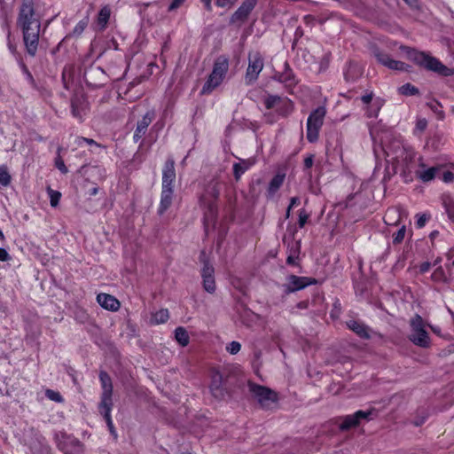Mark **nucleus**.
<instances>
[{
  "label": "nucleus",
  "instance_id": "8",
  "mask_svg": "<svg viewBox=\"0 0 454 454\" xmlns=\"http://www.w3.org/2000/svg\"><path fill=\"white\" fill-rule=\"evenodd\" d=\"M264 62L262 54L258 51L250 52L248 55V67L246 72L245 80L247 84L254 82L262 70Z\"/></svg>",
  "mask_w": 454,
  "mask_h": 454
},
{
  "label": "nucleus",
  "instance_id": "24",
  "mask_svg": "<svg viewBox=\"0 0 454 454\" xmlns=\"http://www.w3.org/2000/svg\"><path fill=\"white\" fill-rule=\"evenodd\" d=\"M255 163L254 159L240 160L233 165V171L236 179H239L246 171L252 168Z\"/></svg>",
  "mask_w": 454,
  "mask_h": 454
},
{
  "label": "nucleus",
  "instance_id": "23",
  "mask_svg": "<svg viewBox=\"0 0 454 454\" xmlns=\"http://www.w3.org/2000/svg\"><path fill=\"white\" fill-rule=\"evenodd\" d=\"M212 395L216 398H223L224 391L223 388V377L220 373L215 372L212 375V381L210 385Z\"/></svg>",
  "mask_w": 454,
  "mask_h": 454
},
{
  "label": "nucleus",
  "instance_id": "27",
  "mask_svg": "<svg viewBox=\"0 0 454 454\" xmlns=\"http://www.w3.org/2000/svg\"><path fill=\"white\" fill-rule=\"evenodd\" d=\"M175 340L182 347H186L190 342V336L184 327L178 326L175 330Z\"/></svg>",
  "mask_w": 454,
  "mask_h": 454
},
{
  "label": "nucleus",
  "instance_id": "13",
  "mask_svg": "<svg viewBox=\"0 0 454 454\" xmlns=\"http://www.w3.org/2000/svg\"><path fill=\"white\" fill-rule=\"evenodd\" d=\"M316 282L317 281L315 279L309 278L290 275L287 277V283L284 286V287L286 293H294L295 291L303 289L309 285L316 284Z\"/></svg>",
  "mask_w": 454,
  "mask_h": 454
},
{
  "label": "nucleus",
  "instance_id": "22",
  "mask_svg": "<svg viewBox=\"0 0 454 454\" xmlns=\"http://www.w3.org/2000/svg\"><path fill=\"white\" fill-rule=\"evenodd\" d=\"M173 188H162L160 194V201L158 208L160 215H162L172 204L173 200Z\"/></svg>",
  "mask_w": 454,
  "mask_h": 454
},
{
  "label": "nucleus",
  "instance_id": "47",
  "mask_svg": "<svg viewBox=\"0 0 454 454\" xmlns=\"http://www.w3.org/2000/svg\"><path fill=\"white\" fill-rule=\"evenodd\" d=\"M453 179H454V175L450 171H446L443 173L442 180L445 183H450V182L453 181Z\"/></svg>",
  "mask_w": 454,
  "mask_h": 454
},
{
  "label": "nucleus",
  "instance_id": "53",
  "mask_svg": "<svg viewBox=\"0 0 454 454\" xmlns=\"http://www.w3.org/2000/svg\"><path fill=\"white\" fill-rule=\"evenodd\" d=\"M295 259H296L295 255L291 254L288 255L286 262L288 264H294Z\"/></svg>",
  "mask_w": 454,
  "mask_h": 454
},
{
  "label": "nucleus",
  "instance_id": "18",
  "mask_svg": "<svg viewBox=\"0 0 454 454\" xmlns=\"http://www.w3.org/2000/svg\"><path fill=\"white\" fill-rule=\"evenodd\" d=\"M175 180V163L172 160H168L166 161L162 172V188H173Z\"/></svg>",
  "mask_w": 454,
  "mask_h": 454
},
{
  "label": "nucleus",
  "instance_id": "50",
  "mask_svg": "<svg viewBox=\"0 0 454 454\" xmlns=\"http://www.w3.org/2000/svg\"><path fill=\"white\" fill-rule=\"evenodd\" d=\"M72 113L74 117L79 118V119L82 118L80 112L76 108L74 100H72Z\"/></svg>",
  "mask_w": 454,
  "mask_h": 454
},
{
  "label": "nucleus",
  "instance_id": "21",
  "mask_svg": "<svg viewBox=\"0 0 454 454\" xmlns=\"http://www.w3.org/2000/svg\"><path fill=\"white\" fill-rule=\"evenodd\" d=\"M380 63L393 70H405L406 65L401 61L390 59L387 55L376 51L374 53Z\"/></svg>",
  "mask_w": 454,
  "mask_h": 454
},
{
  "label": "nucleus",
  "instance_id": "7",
  "mask_svg": "<svg viewBox=\"0 0 454 454\" xmlns=\"http://www.w3.org/2000/svg\"><path fill=\"white\" fill-rule=\"evenodd\" d=\"M325 114V108L319 106L309 114L307 121V138L309 142L317 140Z\"/></svg>",
  "mask_w": 454,
  "mask_h": 454
},
{
  "label": "nucleus",
  "instance_id": "42",
  "mask_svg": "<svg viewBox=\"0 0 454 454\" xmlns=\"http://www.w3.org/2000/svg\"><path fill=\"white\" fill-rule=\"evenodd\" d=\"M308 219H309V215L307 214V212L304 209L300 210V212H299V226L301 228H302L306 224Z\"/></svg>",
  "mask_w": 454,
  "mask_h": 454
},
{
  "label": "nucleus",
  "instance_id": "51",
  "mask_svg": "<svg viewBox=\"0 0 454 454\" xmlns=\"http://www.w3.org/2000/svg\"><path fill=\"white\" fill-rule=\"evenodd\" d=\"M313 156H309L307 157L305 160H304V166L307 168H309L312 167L313 165Z\"/></svg>",
  "mask_w": 454,
  "mask_h": 454
},
{
  "label": "nucleus",
  "instance_id": "3",
  "mask_svg": "<svg viewBox=\"0 0 454 454\" xmlns=\"http://www.w3.org/2000/svg\"><path fill=\"white\" fill-rule=\"evenodd\" d=\"M229 60L223 56L218 57L213 65L211 73L205 82L202 89V94H210L218 88L226 79L229 72Z\"/></svg>",
  "mask_w": 454,
  "mask_h": 454
},
{
  "label": "nucleus",
  "instance_id": "35",
  "mask_svg": "<svg viewBox=\"0 0 454 454\" xmlns=\"http://www.w3.org/2000/svg\"><path fill=\"white\" fill-rule=\"evenodd\" d=\"M88 22H89L88 18H85V19L80 20L74 27V28L73 30V34L75 35H80L84 31L86 27L88 26Z\"/></svg>",
  "mask_w": 454,
  "mask_h": 454
},
{
  "label": "nucleus",
  "instance_id": "34",
  "mask_svg": "<svg viewBox=\"0 0 454 454\" xmlns=\"http://www.w3.org/2000/svg\"><path fill=\"white\" fill-rule=\"evenodd\" d=\"M11 182V176L5 167H0V184L6 186Z\"/></svg>",
  "mask_w": 454,
  "mask_h": 454
},
{
  "label": "nucleus",
  "instance_id": "25",
  "mask_svg": "<svg viewBox=\"0 0 454 454\" xmlns=\"http://www.w3.org/2000/svg\"><path fill=\"white\" fill-rule=\"evenodd\" d=\"M347 325L358 336L365 339H368L370 337L369 330L364 324L356 320H350L347 323Z\"/></svg>",
  "mask_w": 454,
  "mask_h": 454
},
{
  "label": "nucleus",
  "instance_id": "57",
  "mask_svg": "<svg viewBox=\"0 0 454 454\" xmlns=\"http://www.w3.org/2000/svg\"><path fill=\"white\" fill-rule=\"evenodd\" d=\"M98 189L97 187H94L90 191V195L94 196L98 193Z\"/></svg>",
  "mask_w": 454,
  "mask_h": 454
},
{
  "label": "nucleus",
  "instance_id": "49",
  "mask_svg": "<svg viewBox=\"0 0 454 454\" xmlns=\"http://www.w3.org/2000/svg\"><path fill=\"white\" fill-rule=\"evenodd\" d=\"M430 267H431V264L427 262H425L419 265V271L421 273H425L429 270Z\"/></svg>",
  "mask_w": 454,
  "mask_h": 454
},
{
  "label": "nucleus",
  "instance_id": "58",
  "mask_svg": "<svg viewBox=\"0 0 454 454\" xmlns=\"http://www.w3.org/2000/svg\"><path fill=\"white\" fill-rule=\"evenodd\" d=\"M291 209H292V207H290L288 206L287 210H286V218H289V217H290V212H291Z\"/></svg>",
  "mask_w": 454,
  "mask_h": 454
},
{
  "label": "nucleus",
  "instance_id": "28",
  "mask_svg": "<svg viewBox=\"0 0 454 454\" xmlns=\"http://www.w3.org/2000/svg\"><path fill=\"white\" fill-rule=\"evenodd\" d=\"M111 15V9L109 6H104L99 11L98 20H97V25L98 26L100 30H103L106 28L107 22L109 20Z\"/></svg>",
  "mask_w": 454,
  "mask_h": 454
},
{
  "label": "nucleus",
  "instance_id": "54",
  "mask_svg": "<svg viewBox=\"0 0 454 454\" xmlns=\"http://www.w3.org/2000/svg\"><path fill=\"white\" fill-rule=\"evenodd\" d=\"M449 215L450 218L454 219V203L450 205V207L448 208Z\"/></svg>",
  "mask_w": 454,
  "mask_h": 454
},
{
  "label": "nucleus",
  "instance_id": "62",
  "mask_svg": "<svg viewBox=\"0 0 454 454\" xmlns=\"http://www.w3.org/2000/svg\"><path fill=\"white\" fill-rule=\"evenodd\" d=\"M431 328H432V330H433L434 333H439V331H438V329H437V328H435V327H431Z\"/></svg>",
  "mask_w": 454,
  "mask_h": 454
},
{
  "label": "nucleus",
  "instance_id": "30",
  "mask_svg": "<svg viewBox=\"0 0 454 454\" xmlns=\"http://www.w3.org/2000/svg\"><path fill=\"white\" fill-rule=\"evenodd\" d=\"M399 92L404 96H413L419 94V90L411 83H406L398 89Z\"/></svg>",
  "mask_w": 454,
  "mask_h": 454
},
{
  "label": "nucleus",
  "instance_id": "60",
  "mask_svg": "<svg viewBox=\"0 0 454 454\" xmlns=\"http://www.w3.org/2000/svg\"><path fill=\"white\" fill-rule=\"evenodd\" d=\"M287 78H289V74H286V77H284V76L281 77V82H288Z\"/></svg>",
  "mask_w": 454,
  "mask_h": 454
},
{
  "label": "nucleus",
  "instance_id": "5",
  "mask_svg": "<svg viewBox=\"0 0 454 454\" xmlns=\"http://www.w3.org/2000/svg\"><path fill=\"white\" fill-rule=\"evenodd\" d=\"M99 379L102 384L103 393L102 399L100 403V412L104 415L107 425L113 432V421L111 419L110 411L112 408V383L109 375L101 372L99 374Z\"/></svg>",
  "mask_w": 454,
  "mask_h": 454
},
{
  "label": "nucleus",
  "instance_id": "19",
  "mask_svg": "<svg viewBox=\"0 0 454 454\" xmlns=\"http://www.w3.org/2000/svg\"><path fill=\"white\" fill-rule=\"evenodd\" d=\"M440 171L439 167L426 168L423 162L419 163V168L415 171L417 177L424 183L432 181L438 172Z\"/></svg>",
  "mask_w": 454,
  "mask_h": 454
},
{
  "label": "nucleus",
  "instance_id": "41",
  "mask_svg": "<svg viewBox=\"0 0 454 454\" xmlns=\"http://www.w3.org/2000/svg\"><path fill=\"white\" fill-rule=\"evenodd\" d=\"M432 278L435 281H444L445 275L442 267H438L432 275Z\"/></svg>",
  "mask_w": 454,
  "mask_h": 454
},
{
  "label": "nucleus",
  "instance_id": "38",
  "mask_svg": "<svg viewBox=\"0 0 454 454\" xmlns=\"http://www.w3.org/2000/svg\"><path fill=\"white\" fill-rule=\"evenodd\" d=\"M406 229L405 226H402L394 235L393 240L394 243L399 244L401 243L405 236Z\"/></svg>",
  "mask_w": 454,
  "mask_h": 454
},
{
  "label": "nucleus",
  "instance_id": "31",
  "mask_svg": "<svg viewBox=\"0 0 454 454\" xmlns=\"http://www.w3.org/2000/svg\"><path fill=\"white\" fill-rule=\"evenodd\" d=\"M47 193L50 198L51 206L56 207L59 205V200L61 198V193L58 191L52 190L50 187L47 189Z\"/></svg>",
  "mask_w": 454,
  "mask_h": 454
},
{
  "label": "nucleus",
  "instance_id": "9",
  "mask_svg": "<svg viewBox=\"0 0 454 454\" xmlns=\"http://www.w3.org/2000/svg\"><path fill=\"white\" fill-rule=\"evenodd\" d=\"M268 110H274L279 116H287L293 112L294 106L290 99L278 96H268L264 100Z\"/></svg>",
  "mask_w": 454,
  "mask_h": 454
},
{
  "label": "nucleus",
  "instance_id": "59",
  "mask_svg": "<svg viewBox=\"0 0 454 454\" xmlns=\"http://www.w3.org/2000/svg\"><path fill=\"white\" fill-rule=\"evenodd\" d=\"M266 116H267L269 121H270V122H274L275 121V119L270 116V114H267Z\"/></svg>",
  "mask_w": 454,
  "mask_h": 454
},
{
  "label": "nucleus",
  "instance_id": "33",
  "mask_svg": "<svg viewBox=\"0 0 454 454\" xmlns=\"http://www.w3.org/2000/svg\"><path fill=\"white\" fill-rule=\"evenodd\" d=\"M429 108L437 115V117L441 120L444 118L443 111L442 110V106L437 101H431L427 103Z\"/></svg>",
  "mask_w": 454,
  "mask_h": 454
},
{
  "label": "nucleus",
  "instance_id": "46",
  "mask_svg": "<svg viewBox=\"0 0 454 454\" xmlns=\"http://www.w3.org/2000/svg\"><path fill=\"white\" fill-rule=\"evenodd\" d=\"M10 259V255L8 252L4 249L0 247V261L1 262H6Z\"/></svg>",
  "mask_w": 454,
  "mask_h": 454
},
{
  "label": "nucleus",
  "instance_id": "56",
  "mask_svg": "<svg viewBox=\"0 0 454 454\" xmlns=\"http://www.w3.org/2000/svg\"><path fill=\"white\" fill-rule=\"evenodd\" d=\"M453 257H454V247H451V248L448 251V253H447V258H448L449 260L452 259Z\"/></svg>",
  "mask_w": 454,
  "mask_h": 454
},
{
  "label": "nucleus",
  "instance_id": "1",
  "mask_svg": "<svg viewBox=\"0 0 454 454\" xmlns=\"http://www.w3.org/2000/svg\"><path fill=\"white\" fill-rule=\"evenodd\" d=\"M17 26L22 31L27 52L32 56L35 55L41 30V17L35 11L32 0L22 2L17 18Z\"/></svg>",
  "mask_w": 454,
  "mask_h": 454
},
{
  "label": "nucleus",
  "instance_id": "32",
  "mask_svg": "<svg viewBox=\"0 0 454 454\" xmlns=\"http://www.w3.org/2000/svg\"><path fill=\"white\" fill-rule=\"evenodd\" d=\"M427 127V121L425 118H419L416 121L413 133L416 136H420Z\"/></svg>",
  "mask_w": 454,
  "mask_h": 454
},
{
  "label": "nucleus",
  "instance_id": "45",
  "mask_svg": "<svg viewBox=\"0 0 454 454\" xmlns=\"http://www.w3.org/2000/svg\"><path fill=\"white\" fill-rule=\"evenodd\" d=\"M76 143L78 145H82V143H87L89 145H97L96 142L92 139L85 138V137H78L76 139Z\"/></svg>",
  "mask_w": 454,
  "mask_h": 454
},
{
  "label": "nucleus",
  "instance_id": "44",
  "mask_svg": "<svg viewBox=\"0 0 454 454\" xmlns=\"http://www.w3.org/2000/svg\"><path fill=\"white\" fill-rule=\"evenodd\" d=\"M185 0H173L168 7V11H174L180 7Z\"/></svg>",
  "mask_w": 454,
  "mask_h": 454
},
{
  "label": "nucleus",
  "instance_id": "16",
  "mask_svg": "<svg viewBox=\"0 0 454 454\" xmlns=\"http://www.w3.org/2000/svg\"><path fill=\"white\" fill-rule=\"evenodd\" d=\"M285 180L286 173L282 170L278 171L269 183L266 196L270 199L274 198L279 188L283 185Z\"/></svg>",
  "mask_w": 454,
  "mask_h": 454
},
{
  "label": "nucleus",
  "instance_id": "52",
  "mask_svg": "<svg viewBox=\"0 0 454 454\" xmlns=\"http://www.w3.org/2000/svg\"><path fill=\"white\" fill-rule=\"evenodd\" d=\"M299 203H300L299 198L298 197H293L290 200L289 207L293 208V207H296Z\"/></svg>",
  "mask_w": 454,
  "mask_h": 454
},
{
  "label": "nucleus",
  "instance_id": "61",
  "mask_svg": "<svg viewBox=\"0 0 454 454\" xmlns=\"http://www.w3.org/2000/svg\"><path fill=\"white\" fill-rule=\"evenodd\" d=\"M4 239V235L3 233V231L0 230V240H3Z\"/></svg>",
  "mask_w": 454,
  "mask_h": 454
},
{
  "label": "nucleus",
  "instance_id": "29",
  "mask_svg": "<svg viewBox=\"0 0 454 454\" xmlns=\"http://www.w3.org/2000/svg\"><path fill=\"white\" fill-rule=\"evenodd\" d=\"M384 105V100L380 98H375L371 105H368L367 106V109H366V115L367 117L369 118H372V117H377L380 110L381 109V107L383 106Z\"/></svg>",
  "mask_w": 454,
  "mask_h": 454
},
{
  "label": "nucleus",
  "instance_id": "12",
  "mask_svg": "<svg viewBox=\"0 0 454 454\" xmlns=\"http://www.w3.org/2000/svg\"><path fill=\"white\" fill-rule=\"evenodd\" d=\"M206 254L204 253L200 255V260L203 261V267L201 269V277L203 280V287L204 289L209 293L213 294L215 291V270L214 267L205 259Z\"/></svg>",
  "mask_w": 454,
  "mask_h": 454
},
{
  "label": "nucleus",
  "instance_id": "14",
  "mask_svg": "<svg viewBox=\"0 0 454 454\" xmlns=\"http://www.w3.org/2000/svg\"><path fill=\"white\" fill-rule=\"evenodd\" d=\"M256 0H245L231 17V22L244 21L254 8Z\"/></svg>",
  "mask_w": 454,
  "mask_h": 454
},
{
  "label": "nucleus",
  "instance_id": "36",
  "mask_svg": "<svg viewBox=\"0 0 454 454\" xmlns=\"http://www.w3.org/2000/svg\"><path fill=\"white\" fill-rule=\"evenodd\" d=\"M45 395L51 401L57 402V403H62L63 398L61 395L54 390L47 389L45 392Z\"/></svg>",
  "mask_w": 454,
  "mask_h": 454
},
{
  "label": "nucleus",
  "instance_id": "4",
  "mask_svg": "<svg viewBox=\"0 0 454 454\" xmlns=\"http://www.w3.org/2000/svg\"><path fill=\"white\" fill-rule=\"evenodd\" d=\"M409 59L416 64L426 67L428 70L436 72L443 75L450 74V69L446 67L437 59L422 51L411 50L408 51Z\"/></svg>",
  "mask_w": 454,
  "mask_h": 454
},
{
  "label": "nucleus",
  "instance_id": "2",
  "mask_svg": "<svg viewBox=\"0 0 454 454\" xmlns=\"http://www.w3.org/2000/svg\"><path fill=\"white\" fill-rule=\"evenodd\" d=\"M382 150L387 162L395 165L396 168L404 173L411 171L410 163L415 157V152L411 147L406 145L402 139L396 137L391 139L383 145Z\"/></svg>",
  "mask_w": 454,
  "mask_h": 454
},
{
  "label": "nucleus",
  "instance_id": "37",
  "mask_svg": "<svg viewBox=\"0 0 454 454\" xmlns=\"http://www.w3.org/2000/svg\"><path fill=\"white\" fill-rule=\"evenodd\" d=\"M241 344L238 341H231L226 346V350L231 354L236 355L240 351Z\"/></svg>",
  "mask_w": 454,
  "mask_h": 454
},
{
  "label": "nucleus",
  "instance_id": "48",
  "mask_svg": "<svg viewBox=\"0 0 454 454\" xmlns=\"http://www.w3.org/2000/svg\"><path fill=\"white\" fill-rule=\"evenodd\" d=\"M362 101L364 104L365 105H371L372 102L374 100L372 98V94H366V95H364L362 98H361Z\"/></svg>",
  "mask_w": 454,
  "mask_h": 454
},
{
  "label": "nucleus",
  "instance_id": "39",
  "mask_svg": "<svg viewBox=\"0 0 454 454\" xmlns=\"http://www.w3.org/2000/svg\"><path fill=\"white\" fill-rule=\"evenodd\" d=\"M416 225L418 228H422L426 225L427 222L428 221L429 219V215H427V214H418L416 215Z\"/></svg>",
  "mask_w": 454,
  "mask_h": 454
},
{
  "label": "nucleus",
  "instance_id": "55",
  "mask_svg": "<svg viewBox=\"0 0 454 454\" xmlns=\"http://www.w3.org/2000/svg\"><path fill=\"white\" fill-rule=\"evenodd\" d=\"M202 3L204 4L205 7L210 11L211 10V1L212 0H201Z\"/></svg>",
  "mask_w": 454,
  "mask_h": 454
},
{
  "label": "nucleus",
  "instance_id": "43",
  "mask_svg": "<svg viewBox=\"0 0 454 454\" xmlns=\"http://www.w3.org/2000/svg\"><path fill=\"white\" fill-rule=\"evenodd\" d=\"M238 0H216V5L222 8H230Z\"/></svg>",
  "mask_w": 454,
  "mask_h": 454
},
{
  "label": "nucleus",
  "instance_id": "64",
  "mask_svg": "<svg viewBox=\"0 0 454 454\" xmlns=\"http://www.w3.org/2000/svg\"><path fill=\"white\" fill-rule=\"evenodd\" d=\"M450 111L452 114H454V106H451Z\"/></svg>",
  "mask_w": 454,
  "mask_h": 454
},
{
  "label": "nucleus",
  "instance_id": "11",
  "mask_svg": "<svg viewBox=\"0 0 454 454\" xmlns=\"http://www.w3.org/2000/svg\"><path fill=\"white\" fill-rule=\"evenodd\" d=\"M250 390L262 407L269 408L277 402V394L267 387L251 385Z\"/></svg>",
  "mask_w": 454,
  "mask_h": 454
},
{
  "label": "nucleus",
  "instance_id": "63",
  "mask_svg": "<svg viewBox=\"0 0 454 454\" xmlns=\"http://www.w3.org/2000/svg\"><path fill=\"white\" fill-rule=\"evenodd\" d=\"M437 233H438L437 231H434V232H432L431 236H432V237H436V234H437Z\"/></svg>",
  "mask_w": 454,
  "mask_h": 454
},
{
  "label": "nucleus",
  "instance_id": "20",
  "mask_svg": "<svg viewBox=\"0 0 454 454\" xmlns=\"http://www.w3.org/2000/svg\"><path fill=\"white\" fill-rule=\"evenodd\" d=\"M153 118V112H147L137 122L136 130L134 132L133 139L135 142L139 141L142 137L145 134L148 126L152 122Z\"/></svg>",
  "mask_w": 454,
  "mask_h": 454
},
{
  "label": "nucleus",
  "instance_id": "10",
  "mask_svg": "<svg viewBox=\"0 0 454 454\" xmlns=\"http://www.w3.org/2000/svg\"><path fill=\"white\" fill-rule=\"evenodd\" d=\"M219 195L218 189L215 184L209 185L205 193L200 197V203L203 207L207 208L205 213V218L207 221H212L216 213V206L215 204Z\"/></svg>",
  "mask_w": 454,
  "mask_h": 454
},
{
  "label": "nucleus",
  "instance_id": "17",
  "mask_svg": "<svg viewBox=\"0 0 454 454\" xmlns=\"http://www.w3.org/2000/svg\"><path fill=\"white\" fill-rule=\"evenodd\" d=\"M98 303L105 309L117 311L120 307V301L113 295L105 293L97 295Z\"/></svg>",
  "mask_w": 454,
  "mask_h": 454
},
{
  "label": "nucleus",
  "instance_id": "26",
  "mask_svg": "<svg viewBox=\"0 0 454 454\" xmlns=\"http://www.w3.org/2000/svg\"><path fill=\"white\" fill-rule=\"evenodd\" d=\"M169 318V312L167 309H161L156 312L152 313L150 317L151 325H160L166 323Z\"/></svg>",
  "mask_w": 454,
  "mask_h": 454
},
{
  "label": "nucleus",
  "instance_id": "40",
  "mask_svg": "<svg viewBox=\"0 0 454 454\" xmlns=\"http://www.w3.org/2000/svg\"><path fill=\"white\" fill-rule=\"evenodd\" d=\"M55 166L61 173H67V168L66 167L64 160L59 154L55 159Z\"/></svg>",
  "mask_w": 454,
  "mask_h": 454
},
{
  "label": "nucleus",
  "instance_id": "15",
  "mask_svg": "<svg viewBox=\"0 0 454 454\" xmlns=\"http://www.w3.org/2000/svg\"><path fill=\"white\" fill-rule=\"evenodd\" d=\"M370 415V411H358L352 415L346 416L340 424V428L346 430L354 427L357 426L362 419H367Z\"/></svg>",
  "mask_w": 454,
  "mask_h": 454
},
{
  "label": "nucleus",
  "instance_id": "6",
  "mask_svg": "<svg viewBox=\"0 0 454 454\" xmlns=\"http://www.w3.org/2000/svg\"><path fill=\"white\" fill-rule=\"evenodd\" d=\"M410 325V340L419 347L427 348L430 345V339L426 331V324L423 318L419 315L414 316L411 319Z\"/></svg>",
  "mask_w": 454,
  "mask_h": 454
}]
</instances>
